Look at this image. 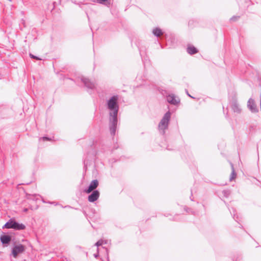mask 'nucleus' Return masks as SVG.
Returning a JSON list of instances; mask_svg holds the SVG:
<instances>
[{
    "mask_svg": "<svg viewBox=\"0 0 261 261\" xmlns=\"http://www.w3.org/2000/svg\"><path fill=\"white\" fill-rule=\"evenodd\" d=\"M98 255V253L97 254H94V257H96V258L97 257Z\"/></svg>",
    "mask_w": 261,
    "mask_h": 261,
    "instance_id": "22",
    "label": "nucleus"
},
{
    "mask_svg": "<svg viewBox=\"0 0 261 261\" xmlns=\"http://www.w3.org/2000/svg\"><path fill=\"white\" fill-rule=\"evenodd\" d=\"M167 101L174 105H176L179 102V99L176 98L175 96L173 94H170L167 96Z\"/></svg>",
    "mask_w": 261,
    "mask_h": 261,
    "instance_id": "9",
    "label": "nucleus"
},
{
    "mask_svg": "<svg viewBox=\"0 0 261 261\" xmlns=\"http://www.w3.org/2000/svg\"><path fill=\"white\" fill-rule=\"evenodd\" d=\"M98 186V181L97 179L93 180L90 184L88 188L85 190L86 193H90L92 191H95Z\"/></svg>",
    "mask_w": 261,
    "mask_h": 261,
    "instance_id": "6",
    "label": "nucleus"
},
{
    "mask_svg": "<svg viewBox=\"0 0 261 261\" xmlns=\"http://www.w3.org/2000/svg\"><path fill=\"white\" fill-rule=\"evenodd\" d=\"M247 106L249 109L252 112V113H256L258 112V109L256 108V105L255 104L254 100L250 98L247 103Z\"/></svg>",
    "mask_w": 261,
    "mask_h": 261,
    "instance_id": "8",
    "label": "nucleus"
},
{
    "mask_svg": "<svg viewBox=\"0 0 261 261\" xmlns=\"http://www.w3.org/2000/svg\"><path fill=\"white\" fill-rule=\"evenodd\" d=\"M223 194L224 196L227 198L230 194V191L229 190H225L223 191Z\"/></svg>",
    "mask_w": 261,
    "mask_h": 261,
    "instance_id": "16",
    "label": "nucleus"
},
{
    "mask_svg": "<svg viewBox=\"0 0 261 261\" xmlns=\"http://www.w3.org/2000/svg\"><path fill=\"white\" fill-rule=\"evenodd\" d=\"M118 96L114 95L107 102V108L110 110L109 113V128L112 136H114L117 124V115L119 110Z\"/></svg>",
    "mask_w": 261,
    "mask_h": 261,
    "instance_id": "1",
    "label": "nucleus"
},
{
    "mask_svg": "<svg viewBox=\"0 0 261 261\" xmlns=\"http://www.w3.org/2000/svg\"><path fill=\"white\" fill-rule=\"evenodd\" d=\"M0 240L3 244H8L11 240V238L8 235H2Z\"/></svg>",
    "mask_w": 261,
    "mask_h": 261,
    "instance_id": "11",
    "label": "nucleus"
},
{
    "mask_svg": "<svg viewBox=\"0 0 261 261\" xmlns=\"http://www.w3.org/2000/svg\"><path fill=\"white\" fill-rule=\"evenodd\" d=\"M3 228H12L17 230H20L24 229L25 226L22 223H19L14 220L11 219L3 226Z\"/></svg>",
    "mask_w": 261,
    "mask_h": 261,
    "instance_id": "3",
    "label": "nucleus"
},
{
    "mask_svg": "<svg viewBox=\"0 0 261 261\" xmlns=\"http://www.w3.org/2000/svg\"><path fill=\"white\" fill-rule=\"evenodd\" d=\"M171 118V113L170 111L166 112L160 122L158 128L160 133L164 135L165 130L168 128L169 122Z\"/></svg>",
    "mask_w": 261,
    "mask_h": 261,
    "instance_id": "2",
    "label": "nucleus"
},
{
    "mask_svg": "<svg viewBox=\"0 0 261 261\" xmlns=\"http://www.w3.org/2000/svg\"><path fill=\"white\" fill-rule=\"evenodd\" d=\"M197 51V49L193 46H190L187 48V52L190 55L195 54Z\"/></svg>",
    "mask_w": 261,
    "mask_h": 261,
    "instance_id": "12",
    "label": "nucleus"
},
{
    "mask_svg": "<svg viewBox=\"0 0 261 261\" xmlns=\"http://www.w3.org/2000/svg\"><path fill=\"white\" fill-rule=\"evenodd\" d=\"M25 250V247L22 244L15 246L12 250V254L14 257L16 258L18 254L21 253Z\"/></svg>",
    "mask_w": 261,
    "mask_h": 261,
    "instance_id": "4",
    "label": "nucleus"
},
{
    "mask_svg": "<svg viewBox=\"0 0 261 261\" xmlns=\"http://www.w3.org/2000/svg\"><path fill=\"white\" fill-rule=\"evenodd\" d=\"M231 108L234 113L239 114L241 112V109L236 100H233L231 102Z\"/></svg>",
    "mask_w": 261,
    "mask_h": 261,
    "instance_id": "10",
    "label": "nucleus"
},
{
    "mask_svg": "<svg viewBox=\"0 0 261 261\" xmlns=\"http://www.w3.org/2000/svg\"><path fill=\"white\" fill-rule=\"evenodd\" d=\"M39 139L40 140H42L43 141H49L50 140L49 138L46 137L40 138Z\"/></svg>",
    "mask_w": 261,
    "mask_h": 261,
    "instance_id": "19",
    "label": "nucleus"
},
{
    "mask_svg": "<svg viewBox=\"0 0 261 261\" xmlns=\"http://www.w3.org/2000/svg\"><path fill=\"white\" fill-rule=\"evenodd\" d=\"M28 208H24V209H23V211L24 212H28Z\"/></svg>",
    "mask_w": 261,
    "mask_h": 261,
    "instance_id": "21",
    "label": "nucleus"
},
{
    "mask_svg": "<svg viewBox=\"0 0 261 261\" xmlns=\"http://www.w3.org/2000/svg\"><path fill=\"white\" fill-rule=\"evenodd\" d=\"M30 56L32 59H36V60H41L40 58H39L38 57L35 56H34V55H32L31 54H30Z\"/></svg>",
    "mask_w": 261,
    "mask_h": 261,
    "instance_id": "17",
    "label": "nucleus"
},
{
    "mask_svg": "<svg viewBox=\"0 0 261 261\" xmlns=\"http://www.w3.org/2000/svg\"><path fill=\"white\" fill-rule=\"evenodd\" d=\"M230 165H231L232 171H231V175L230 176L229 180L231 181L236 178V177L237 176V174L234 171V169L233 164L232 163H230Z\"/></svg>",
    "mask_w": 261,
    "mask_h": 261,
    "instance_id": "13",
    "label": "nucleus"
},
{
    "mask_svg": "<svg viewBox=\"0 0 261 261\" xmlns=\"http://www.w3.org/2000/svg\"><path fill=\"white\" fill-rule=\"evenodd\" d=\"M8 1H10V2H11V1H12V0H8Z\"/></svg>",
    "mask_w": 261,
    "mask_h": 261,
    "instance_id": "24",
    "label": "nucleus"
},
{
    "mask_svg": "<svg viewBox=\"0 0 261 261\" xmlns=\"http://www.w3.org/2000/svg\"><path fill=\"white\" fill-rule=\"evenodd\" d=\"M188 96H189L190 97H192L190 95V94H189V93H188Z\"/></svg>",
    "mask_w": 261,
    "mask_h": 261,
    "instance_id": "23",
    "label": "nucleus"
},
{
    "mask_svg": "<svg viewBox=\"0 0 261 261\" xmlns=\"http://www.w3.org/2000/svg\"><path fill=\"white\" fill-rule=\"evenodd\" d=\"M106 243H107V241H105V240H100L98 241L95 243V245L97 246V247H98L99 246L102 245L103 244H106Z\"/></svg>",
    "mask_w": 261,
    "mask_h": 261,
    "instance_id": "15",
    "label": "nucleus"
},
{
    "mask_svg": "<svg viewBox=\"0 0 261 261\" xmlns=\"http://www.w3.org/2000/svg\"><path fill=\"white\" fill-rule=\"evenodd\" d=\"M239 18V16H233L230 18V20L232 21H236Z\"/></svg>",
    "mask_w": 261,
    "mask_h": 261,
    "instance_id": "18",
    "label": "nucleus"
},
{
    "mask_svg": "<svg viewBox=\"0 0 261 261\" xmlns=\"http://www.w3.org/2000/svg\"><path fill=\"white\" fill-rule=\"evenodd\" d=\"M107 1V0H97V2H98L99 3H100V4H102Z\"/></svg>",
    "mask_w": 261,
    "mask_h": 261,
    "instance_id": "20",
    "label": "nucleus"
},
{
    "mask_svg": "<svg viewBox=\"0 0 261 261\" xmlns=\"http://www.w3.org/2000/svg\"><path fill=\"white\" fill-rule=\"evenodd\" d=\"M81 81L84 83L85 86L88 89H93L95 87V83L91 82L89 79L82 77L81 78Z\"/></svg>",
    "mask_w": 261,
    "mask_h": 261,
    "instance_id": "5",
    "label": "nucleus"
},
{
    "mask_svg": "<svg viewBox=\"0 0 261 261\" xmlns=\"http://www.w3.org/2000/svg\"><path fill=\"white\" fill-rule=\"evenodd\" d=\"M152 33L153 35L156 37H159L163 34L162 31L158 28H156L153 30Z\"/></svg>",
    "mask_w": 261,
    "mask_h": 261,
    "instance_id": "14",
    "label": "nucleus"
},
{
    "mask_svg": "<svg viewBox=\"0 0 261 261\" xmlns=\"http://www.w3.org/2000/svg\"><path fill=\"white\" fill-rule=\"evenodd\" d=\"M99 195V191L95 190L92 191V193L88 196V200L90 202H93L98 199Z\"/></svg>",
    "mask_w": 261,
    "mask_h": 261,
    "instance_id": "7",
    "label": "nucleus"
}]
</instances>
